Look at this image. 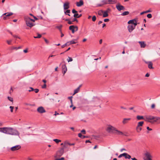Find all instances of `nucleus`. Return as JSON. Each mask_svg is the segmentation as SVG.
<instances>
[{"instance_id": "nucleus-1", "label": "nucleus", "mask_w": 160, "mask_h": 160, "mask_svg": "<svg viewBox=\"0 0 160 160\" xmlns=\"http://www.w3.org/2000/svg\"><path fill=\"white\" fill-rule=\"evenodd\" d=\"M1 132L4 134L13 135L18 136L19 137V133L16 129L11 127H4L2 128Z\"/></svg>"}, {"instance_id": "nucleus-2", "label": "nucleus", "mask_w": 160, "mask_h": 160, "mask_svg": "<svg viewBox=\"0 0 160 160\" xmlns=\"http://www.w3.org/2000/svg\"><path fill=\"white\" fill-rule=\"evenodd\" d=\"M116 128L114 127L109 125H108L106 129V131L108 132L111 133H115L116 130Z\"/></svg>"}, {"instance_id": "nucleus-3", "label": "nucleus", "mask_w": 160, "mask_h": 160, "mask_svg": "<svg viewBox=\"0 0 160 160\" xmlns=\"http://www.w3.org/2000/svg\"><path fill=\"white\" fill-rule=\"evenodd\" d=\"M152 157L151 153L148 151H145L143 154V159L144 160H147L150 158H152Z\"/></svg>"}, {"instance_id": "nucleus-4", "label": "nucleus", "mask_w": 160, "mask_h": 160, "mask_svg": "<svg viewBox=\"0 0 160 160\" xmlns=\"http://www.w3.org/2000/svg\"><path fill=\"white\" fill-rule=\"evenodd\" d=\"M25 20L27 26L31 28L35 25V24L31 22V21L29 20L26 17L25 18Z\"/></svg>"}, {"instance_id": "nucleus-5", "label": "nucleus", "mask_w": 160, "mask_h": 160, "mask_svg": "<svg viewBox=\"0 0 160 160\" xmlns=\"http://www.w3.org/2000/svg\"><path fill=\"white\" fill-rule=\"evenodd\" d=\"M155 118V117L152 116H145L144 120L147 122H152L151 120Z\"/></svg>"}, {"instance_id": "nucleus-6", "label": "nucleus", "mask_w": 160, "mask_h": 160, "mask_svg": "<svg viewBox=\"0 0 160 160\" xmlns=\"http://www.w3.org/2000/svg\"><path fill=\"white\" fill-rule=\"evenodd\" d=\"M64 153V148H61L57 152V156L60 157Z\"/></svg>"}, {"instance_id": "nucleus-7", "label": "nucleus", "mask_w": 160, "mask_h": 160, "mask_svg": "<svg viewBox=\"0 0 160 160\" xmlns=\"http://www.w3.org/2000/svg\"><path fill=\"white\" fill-rule=\"evenodd\" d=\"M116 8L119 11H120L122 10H124L125 9L124 7L120 5L119 3H118L116 5Z\"/></svg>"}, {"instance_id": "nucleus-8", "label": "nucleus", "mask_w": 160, "mask_h": 160, "mask_svg": "<svg viewBox=\"0 0 160 160\" xmlns=\"http://www.w3.org/2000/svg\"><path fill=\"white\" fill-rule=\"evenodd\" d=\"M37 111L39 113H42L46 112V110L42 106L39 107L37 108Z\"/></svg>"}, {"instance_id": "nucleus-9", "label": "nucleus", "mask_w": 160, "mask_h": 160, "mask_svg": "<svg viewBox=\"0 0 160 160\" xmlns=\"http://www.w3.org/2000/svg\"><path fill=\"white\" fill-rule=\"evenodd\" d=\"M20 148V146L17 145L11 147L10 148V149L11 151H14L19 149Z\"/></svg>"}, {"instance_id": "nucleus-10", "label": "nucleus", "mask_w": 160, "mask_h": 160, "mask_svg": "<svg viewBox=\"0 0 160 160\" xmlns=\"http://www.w3.org/2000/svg\"><path fill=\"white\" fill-rule=\"evenodd\" d=\"M128 23L131 24V25L136 26L137 25V22L135 19H133L129 20L128 22Z\"/></svg>"}, {"instance_id": "nucleus-11", "label": "nucleus", "mask_w": 160, "mask_h": 160, "mask_svg": "<svg viewBox=\"0 0 160 160\" xmlns=\"http://www.w3.org/2000/svg\"><path fill=\"white\" fill-rule=\"evenodd\" d=\"M136 26L130 25L128 27V29L129 32H131L135 29Z\"/></svg>"}, {"instance_id": "nucleus-12", "label": "nucleus", "mask_w": 160, "mask_h": 160, "mask_svg": "<svg viewBox=\"0 0 160 160\" xmlns=\"http://www.w3.org/2000/svg\"><path fill=\"white\" fill-rule=\"evenodd\" d=\"M62 73L63 75L67 71V68L65 65H63L62 66Z\"/></svg>"}, {"instance_id": "nucleus-13", "label": "nucleus", "mask_w": 160, "mask_h": 160, "mask_svg": "<svg viewBox=\"0 0 160 160\" xmlns=\"http://www.w3.org/2000/svg\"><path fill=\"white\" fill-rule=\"evenodd\" d=\"M145 63L148 64V68L150 69H153L152 63L151 62H145Z\"/></svg>"}, {"instance_id": "nucleus-14", "label": "nucleus", "mask_w": 160, "mask_h": 160, "mask_svg": "<svg viewBox=\"0 0 160 160\" xmlns=\"http://www.w3.org/2000/svg\"><path fill=\"white\" fill-rule=\"evenodd\" d=\"M69 8V3L66 2L65 3L63 4V9L64 10H66L68 9Z\"/></svg>"}, {"instance_id": "nucleus-15", "label": "nucleus", "mask_w": 160, "mask_h": 160, "mask_svg": "<svg viewBox=\"0 0 160 160\" xmlns=\"http://www.w3.org/2000/svg\"><path fill=\"white\" fill-rule=\"evenodd\" d=\"M83 2L82 0H80L79 2H76V5L78 7H80L83 4Z\"/></svg>"}, {"instance_id": "nucleus-16", "label": "nucleus", "mask_w": 160, "mask_h": 160, "mask_svg": "<svg viewBox=\"0 0 160 160\" xmlns=\"http://www.w3.org/2000/svg\"><path fill=\"white\" fill-rule=\"evenodd\" d=\"M131 120L130 118H124L122 121L123 124H125L128 122V121Z\"/></svg>"}, {"instance_id": "nucleus-17", "label": "nucleus", "mask_w": 160, "mask_h": 160, "mask_svg": "<svg viewBox=\"0 0 160 160\" xmlns=\"http://www.w3.org/2000/svg\"><path fill=\"white\" fill-rule=\"evenodd\" d=\"M115 133L116 134L118 135H123L124 134L121 131H119L116 129V130L115 132Z\"/></svg>"}, {"instance_id": "nucleus-18", "label": "nucleus", "mask_w": 160, "mask_h": 160, "mask_svg": "<svg viewBox=\"0 0 160 160\" xmlns=\"http://www.w3.org/2000/svg\"><path fill=\"white\" fill-rule=\"evenodd\" d=\"M138 42L140 44L141 48H144L146 46V44L144 42L139 41Z\"/></svg>"}, {"instance_id": "nucleus-19", "label": "nucleus", "mask_w": 160, "mask_h": 160, "mask_svg": "<svg viewBox=\"0 0 160 160\" xmlns=\"http://www.w3.org/2000/svg\"><path fill=\"white\" fill-rule=\"evenodd\" d=\"M108 11H103V17H107L108 16Z\"/></svg>"}, {"instance_id": "nucleus-20", "label": "nucleus", "mask_w": 160, "mask_h": 160, "mask_svg": "<svg viewBox=\"0 0 160 160\" xmlns=\"http://www.w3.org/2000/svg\"><path fill=\"white\" fill-rule=\"evenodd\" d=\"M81 86H80L79 87H78L77 89H75L74 91V93L73 94V95H74L76 93H78L80 90V88Z\"/></svg>"}, {"instance_id": "nucleus-21", "label": "nucleus", "mask_w": 160, "mask_h": 160, "mask_svg": "<svg viewBox=\"0 0 160 160\" xmlns=\"http://www.w3.org/2000/svg\"><path fill=\"white\" fill-rule=\"evenodd\" d=\"M74 26L73 25L69 27V29L70 30H71L72 33H74L75 31L74 30Z\"/></svg>"}, {"instance_id": "nucleus-22", "label": "nucleus", "mask_w": 160, "mask_h": 160, "mask_svg": "<svg viewBox=\"0 0 160 160\" xmlns=\"http://www.w3.org/2000/svg\"><path fill=\"white\" fill-rule=\"evenodd\" d=\"M108 3L113 4L116 2V0H108Z\"/></svg>"}, {"instance_id": "nucleus-23", "label": "nucleus", "mask_w": 160, "mask_h": 160, "mask_svg": "<svg viewBox=\"0 0 160 160\" xmlns=\"http://www.w3.org/2000/svg\"><path fill=\"white\" fill-rule=\"evenodd\" d=\"M76 41H77V40L74 39L72 41H70L69 42H68L67 43H69V44H75L77 43V42H75Z\"/></svg>"}, {"instance_id": "nucleus-24", "label": "nucleus", "mask_w": 160, "mask_h": 160, "mask_svg": "<svg viewBox=\"0 0 160 160\" xmlns=\"http://www.w3.org/2000/svg\"><path fill=\"white\" fill-rule=\"evenodd\" d=\"M13 14V13L11 12H7L4 13L3 15H6V17H9L10 16Z\"/></svg>"}, {"instance_id": "nucleus-25", "label": "nucleus", "mask_w": 160, "mask_h": 160, "mask_svg": "<svg viewBox=\"0 0 160 160\" xmlns=\"http://www.w3.org/2000/svg\"><path fill=\"white\" fill-rule=\"evenodd\" d=\"M125 155L124 156L125 158L126 159H130L131 158V156L129 155L127 153H125Z\"/></svg>"}, {"instance_id": "nucleus-26", "label": "nucleus", "mask_w": 160, "mask_h": 160, "mask_svg": "<svg viewBox=\"0 0 160 160\" xmlns=\"http://www.w3.org/2000/svg\"><path fill=\"white\" fill-rule=\"evenodd\" d=\"M136 129L137 131L138 132H139L142 130V128L141 127H138V126H137Z\"/></svg>"}, {"instance_id": "nucleus-27", "label": "nucleus", "mask_w": 160, "mask_h": 160, "mask_svg": "<svg viewBox=\"0 0 160 160\" xmlns=\"http://www.w3.org/2000/svg\"><path fill=\"white\" fill-rule=\"evenodd\" d=\"M143 123L144 122L143 121L140 122L138 123L137 126L138 127H142V126Z\"/></svg>"}, {"instance_id": "nucleus-28", "label": "nucleus", "mask_w": 160, "mask_h": 160, "mask_svg": "<svg viewBox=\"0 0 160 160\" xmlns=\"http://www.w3.org/2000/svg\"><path fill=\"white\" fill-rule=\"evenodd\" d=\"M137 118L138 120L144 119L143 116H137Z\"/></svg>"}, {"instance_id": "nucleus-29", "label": "nucleus", "mask_w": 160, "mask_h": 160, "mask_svg": "<svg viewBox=\"0 0 160 160\" xmlns=\"http://www.w3.org/2000/svg\"><path fill=\"white\" fill-rule=\"evenodd\" d=\"M129 12L128 11H125L121 14L122 16H125L128 14Z\"/></svg>"}, {"instance_id": "nucleus-30", "label": "nucleus", "mask_w": 160, "mask_h": 160, "mask_svg": "<svg viewBox=\"0 0 160 160\" xmlns=\"http://www.w3.org/2000/svg\"><path fill=\"white\" fill-rule=\"evenodd\" d=\"M67 142L65 141L64 142V145L62 148H64V149L67 148Z\"/></svg>"}, {"instance_id": "nucleus-31", "label": "nucleus", "mask_w": 160, "mask_h": 160, "mask_svg": "<svg viewBox=\"0 0 160 160\" xmlns=\"http://www.w3.org/2000/svg\"><path fill=\"white\" fill-rule=\"evenodd\" d=\"M101 2L103 5L104 4H106L108 3L107 0H103Z\"/></svg>"}, {"instance_id": "nucleus-32", "label": "nucleus", "mask_w": 160, "mask_h": 160, "mask_svg": "<svg viewBox=\"0 0 160 160\" xmlns=\"http://www.w3.org/2000/svg\"><path fill=\"white\" fill-rule=\"evenodd\" d=\"M53 141L55 142L56 143H58L59 142H61V141L60 140L58 139H55L53 140Z\"/></svg>"}, {"instance_id": "nucleus-33", "label": "nucleus", "mask_w": 160, "mask_h": 160, "mask_svg": "<svg viewBox=\"0 0 160 160\" xmlns=\"http://www.w3.org/2000/svg\"><path fill=\"white\" fill-rule=\"evenodd\" d=\"M65 20L68 21V23L69 24H71L73 23L72 21H70L69 19H67Z\"/></svg>"}, {"instance_id": "nucleus-34", "label": "nucleus", "mask_w": 160, "mask_h": 160, "mask_svg": "<svg viewBox=\"0 0 160 160\" xmlns=\"http://www.w3.org/2000/svg\"><path fill=\"white\" fill-rule=\"evenodd\" d=\"M103 10H100L98 11V14L99 15L101 16L103 15Z\"/></svg>"}, {"instance_id": "nucleus-35", "label": "nucleus", "mask_w": 160, "mask_h": 160, "mask_svg": "<svg viewBox=\"0 0 160 160\" xmlns=\"http://www.w3.org/2000/svg\"><path fill=\"white\" fill-rule=\"evenodd\" d=\"M73 17L75 18H78L80 17V16H79L78 14L77 13L74 14Z\"/></svg>"}, {"instance_id": "nucleus-36", "label": "nucleus", "mask_w": 160, "mask_h": 160, "mask_svg": "<svg viewBox=\"0 0 160 160\" xmlns=\"http://www.w3.org/2000/svg\"><path fill=\"white\" fill-rule=\"evenodd\" d=\"M73 60L72 58L70 57H68V58L67 59V61L68 62H72Z\"/></svg>"}, {"instance_id": "nucleus-37", "label": "nucleus", "mask_w": 160, "mask_h": 160, "mask_svg": "<svg viewBox=\"0 0 160 160\" xmlns=\"http://www.w3.org/2000/svg\"><path fill=\"white\" fill-rule=\"evenodd\" d=\"M70 11L69 10H67L66 11L64 12V13L65 14L67 15V13L69 14L70 13Z\"/></svg>"}, {"instance_id": "nucleus-38", "label": "nucleus", "mask_w": 160, "mask_h": 160, "mask_svg": "<svg viewBox=\"0 0 160 160\" xmlns=\"http://www.w3.org/2000/svg\"><path fill=\"white\" fill-rule=\"evenodd\" d=\"M125 153H123L120 154L118 157V158H120L123 156L124 157V156L125 155Z\"/></svg>"}, {"instance_id": "nucleus-39", "label": "nucleus", "mask_w": 160, "mask_h": 160, "mask_svg": "<svg viewBox=\"0 0 160 160\" xmlns=\"http://www.w3.org/2000/svg\"><path fill=\"white\" fill-rule=\"evenodd\" d=\"M8 100H9L10 101L12 102L13 101V99L12 98L9 97H8Z\"/></svg>"}, {"instance_id": "nucleus-40", "label": "nucleus", "mask_w": 160, "mask_h": 160, "mask_svg": "<svg viewBox=\"0 0 160 160\" xmlns=\"http://www.w3.org/2000/svg\"><path fill=\"white\" fill-rule=\"evenodd\" d=\"M41 37V35L40 34H38V36L37 37L34 36V38H40Z\"/></svg>"}, {"instance_id": "nucleus-41", "label": "nucleus", "mask_w": 160, "mask_h": 160, "mask_svg": "<svg viewBox=\"0 0 160 160\" xmlns=\"http://www.w3.org/2000/svg\"><path fill=\"white\" fill-rule=\"evenodd\" d=\"M92 21H95L96 19V17L95 16H94L92 17Z\"/></svg>"}, {"instance_id": "nucleus-42", "label": "nucleus", "mask_w": 160, "mask_h": 160, "mask_svg": "<svg viewBox=\"0 0 160 160\" xmlns=\"http://www.w3.org/2000/svg\"><path fill=\"white\" fill-rule=\"evenodd\" d=\"M155 118L154 119L155 120H154L155 122H156L157 121L160 120V118L159 117H155Z\"/></svg>"}, {"instance_id": "nucleus-43", "label": "nucleus", "mask_w": 160, "mask_h": 160, "mask_svg": "<svg viewBox=\"0 0 160 160\" xmlns=\"http://www.w3.org/2000/svg\"><path fill=\"white\" fill-rule=\"evenodd\" d=\"M147 17L149 18H151L152 17V15H151V14H148L147 15Z\"/></svg>"}, {"instance_id": "nucleus-44", "label": "nucleus", "mask_w": 160, "mask_h": 160, "mask_svg": "<svg viewBox=\"0 0 160 160\" xmlns=\"http://www.w3.org/2000/svg\"><path fill=\"white\" fill-rule=\"evenodd\" d=\"M12 41V40H8L7 41V42L8 44L10 45L11 44Z\"/></svg>"}, {"instance_id": "nucleus-45", "label": "nucleus", "mask_w": 160, "mask_h": 160, "mask_svg": "<svg viewBox=\"0 0 160 160\" xmlns=\"http://www.w3.org/2000/svg\"><path fill=\"white\" fill-rule=\"evenodd\" d=\"M29 20H30L31 21H32L33 22H34L35 21V20L34 19H31L30 18L27 17H26Z\"/></svg>"}, {"instance_id": "nucleus-46", "label": "nucleus", "mask_w": 160, "mask_h": 160, "mask_svg": "<svg viewBox=\"0 0 160 160\" xmlns=\"http://www.w3.org/2000/svg\"><path fill=\"white\" fill-rule=\"evenodd\" d=\"M9 108H10V111L11 112H13V108H14V107H13V106H10L9 107Z\"/></svg>"}, {"instance_id": "nucleus-47", "label": "nucleus", "mask_w": 160, "mask_h": 160, "mask_svg": "<svg viewBox=\"0 0 160 160\" xmlns=\"http://www.w3.org/2000/svg\"><path fill=\"white\" fill-rule=\"evenodd\" d=\"M74 30L75 32L77 31L78 30V27L76 26H74Z\"/></svg>"}, {"instance_id": "nucleus-48", "label": "nucleus", "mask_w": 160, "mask_h": 160, "mask_svg": "<svg viewBox=\"0 0 160 160\" xmlns=\"http://www.w3.org/2000/svg\"><path fill=\"white\" fill-rule=\"evenodd\" d=\"M72 12L73 13H77V11H76L74 9H73L72 10Z\"/></svg>"}, {"instance_id": "nucleus-49", "label": "nucleus", "mask_w": 160, "mask_h": 160, "mask_svg": "<svg viewBox=\"0 0 160 160\" xmlns=\"http://www.w3.org/2000/svg\"><path fill=\"white\" fill-rule=\"evenodd\" d=\"M34 91L36 93H37L38 92L39 90L38 89L36 88V89H34Z\"/></svg>"}, {"instance_id": "nucleus-50", "label": "nucleus", "mask_w": 160, "mask_h": 160, "mask_svg": "<svg viewBox=\"0 0 160 160\" xmlns=\"http://www.w3.org/2000/svg\"><path fill=\"white\" fill-rule=\"evenodd\" d=\"M67 145H70V146H72V145H75V143H70L69 142H67Z\"/></svg>"}, {"instance_id": "nucleus-51", "label": "nucleus", "mask_w": 160, "mask_h": 160, "mask_svg": "<svg viewBox=\"0 0 160 160\" xmlns=\"http://www.w3.org/2000/svg\"><path fill=\"white\" fill-rule=\"evenodd\" d=\"M30 89L28 90V91L29 92L34 91V89L32 87H30Z\"/></svg>"}, {"instance_id": "nucleus-52", "label": "nucleus", "mask_w": 160, "mask_h": 160, "mask_svg": "<svg viewBox=\"0 0 160 160\" xmlns=\"http://www.w3.org/2000/svg\"><path fill=\"white\" fill-rule=\"evenodd\" d=\"M82 134L81 133H78V136L80 137V138H82Z\"/></svg>"}, {"instance_id": "nucleus-53", "label": "nucleus", "mask_w": 160, "mask_h": 160, "mask_svg": "<svg viewBox=\"0 0 160 160\" xmlns=\"http://www.w3.org/2000/svg\"><path fill=\"white\" fill-rule=\"evenodd\" d=\"M81 132L84 134L86 133V131L85 130L83 129L81 131Z\"/></svg>"}, {"instance_id": "nucleus-54", "label": "nucleus", "mask_w": 160, "mask_h": 160, "mask_svg": "<svg viewBox=\"0 0 160 160\" xmlns=\"http://www.w3.org/2000/svg\"><path fill=\"white\" fill-rule=\"evenodd\" d=\"M123 151H126L127 150L126 149H125L124 148H122L121 149H120V152H123Z\"/></svg>"}, {"instance_id": "nucleus-55", "label": "nucleus", "mask_w": 160, "mask_h": 160, "mask_svg": "<svg viewBox=\"0 0 160 160\" xmlns=\"http://www.w3.org/2000/svg\"><path fill=\"white\" fill-rule=\"evenodd\" d=\"M46 84H44L42 86V88H46Z\"/></svg>"}, {"instance_id": "nucleus-56", "label": "nucleus", "mask_w": 160, "mask_h": 160, "mask_svg": "<svg viewBox=\"0 0 160 160\" xmlns=\"http://www.w3.org/2000/svg\"><path fill=\"white\" fill-rule=\"evenodd\" d=\"M72 22H74V21H76L77 22H78V20H77L75 18H73L72 19Z\"/></svg>"}, {"instance_id": "nucleus-57", "label": "nucleus", "mask_w": 160, "mask_h": 160, "mask_svg": "<svg viewBox=\"0 0 160 160\" xmlns=\"http://www.w3.org/2000/svg\"><path fill=\"white\" fill-rule=\"evenodd\" d=\"M59 114L56 111H55V114H54V115L56 116V115H58Z\"/></svg>"}, {"instance_id": "nucleus-58", "label": "nucleus", "mask_w": 160, "mask_h": 160, "mask_svg": "<svg viewBox=\"0 0 160 160\" xmlns=\"http://www.w3.org/2000/svg\"><path fill=\"white\" fill-rule=\"evenodd\" d=\"M103 5V4L102 3V4H97V7H101Z\"/></svg>"}, {"instance_id": "nucleus-59", "label": "nucleus", "mask_w": 160, "mask_h": 160, "mask_svg": "<svg viewBox=\"0 0 160 160\" xmlns=\"http://www.w3.org/2000/svg\"><path fill=\"white\" fill-rule=\"evenodd\" d=\"M105 22H108L109 21V19L108 18H106L104 20Z\"/></svg>"}, {"instance_id": "nucleus-60", "label": "nucleus", "mask_w": 160, "mask_h": 160, "mask_svg": "<svg viewBox=\"0 0 160 160\" xmlns=\"http://www.w3.org/2000/svg\"><path fill=\"white\" fill-rule=\"evenodd\" d=\"M155 107V105L154 104H153L151 105V108H154Z\"/></svg>"}, {"instance_id": "nucleus-61", "label": "nucleus", "mask_w": 160, "mask_h": 160, "mask_svg": "<svg viewBox=\"0 0 160 160\" xmlns=\"http://www.w3.org/2000/svg\"><path fill=\"white\" fill-rule=\"evenodd\" d=\"M3 123L2 122L0 121V127L2 126L3 125Z\"/></svg>"}, {"instance_id": "nucleus-62", "label": "nucleus", "mask_w": 160, "mask_h": 160, "mask_svg": "<svg viewBox=\"0 0 160 160\" xmlns=\"http://www.w3.org/2000/svg\"><path fill=\"white\" fill-rule=\"evenodd\" d=\"M67 43L63 45H62V48H64L65 46H66L67 45Z\"/></svg>"}, {"instance_id": "nucleus-63", "label": "nucleus", "mask_w": 160, "mask_h": 160, "mask_svg": "<svg viewBox=\"0 0 160 160\" xmlns=\"http://www.w3.org/2000/svg\"><path fill=\"white\" fill-rule=\"evenodd\" d=\"M147 129L149 131H151L152 130V129L148 127H147Z\"/></svg>"}, {"instance_id": "nucleus-64", "label": "nucleus", "mask_w": 160, "mask_h": 160, "mask_svg": "<svg viewBox=\"0 0 160 160\" xmlns=\"http://www.w3.org/2000/svg\"><path fill=\"white\" fill-rule=\"evenodd\" d=\"M44 40L45 42L47 43H49V41L47 40L45 38H44Z\"/></svg>"}]
</instances>
